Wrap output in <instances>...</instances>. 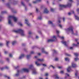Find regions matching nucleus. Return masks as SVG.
Instances as JSON below:
<instances>
[{"instance_id": "1", "label": "nucleus", "mask_w": 79, "mask_h": 79, "mask_svg": "<svg viewBox=\"0 0 79 79\" xmlns=\"http://www.w3.org/2000/svg\"><path fill=\"white\" fill-rule=\"evenodd\" d=\"M29 69L32 70V73L33 74H35L37 73V72L35 71V69L34 68L32 65H31L30 66L29 69H22L21 71L22 72H27V73H28V72L29 71Z\"/></svg>"}, {"instance_id": "2", "label": "nucleus", "mask_w": 79, "mask_h": 79, "mask_svg": "<svg viewBox=\"0 0 79 79\" xmlns=\"http://www.w3.org/2000/svg\"><path fill=\"white\" fill-rule=\"evenodd\" d=\"M8 24L11 26H12V22H11V19H13L14 22H17L18 20V18L14 16L10 15L8 18Z\"/></svg>"}, {"instance_id": "3", "label": "nucleus", "mask_w": 79, "mask_h": 79, "mask_svg": "<svg viewBox=\"0 0 79 79\" xmlns=\"http://www.w3.org/2000/svg\"><path fill=\"white\" fill-rule=\"evenodd\" d=\"M69 1L70 2H69L67 5H64L60 4L59 5L60 10H61L63 9V8H66L67 6H71V2H73V0H69Z\"/></svg>"}, {"instance_id": "4", "label": "nucleus", "mask_w": 79, "mask_h": 79, "mask_svg": "<svg viewBox=\"0 0 79 79\" xmlns=\"http://www.w3.org/2000/svg\"><path fill=\"white\" fill-rule=\"evenodd\" d=\"M14 32H16V33H19L21 34L22 36H24L25 35V34H24V30L21 29H19L17 30H14Z\"/></svg>"}, {"instance_id": "5", "label": "nucleus", "mask_w": 79, "mask_h": 79, "mask_svg": "<svg viewBox=\"0 0 79 79\" xmlns=\"http://www.w3.org/2000/svg\"><path fill=\"white\" fill-rule=\"evenodd\" d=\"M72 67L69 66L67 69V71L68 73H70V72L73 71V69L72 68V67L75 68V67H76V64L74 63H72Z\"/></svg>"}, {"instance_id": "6", "label": "nucleus", "mask_w": 79, "mask_h": 79, "mask_svg": "<svg viewBox=\"0 0 79 79\" xmlns=\"http://www.w3.org/2000/svg\"><path fill=\"white\" fill-rule=\"evenodd\" d=\"M44 59H37V61L35 62V64L38 66H40V65H43V66H47V65L45 64H40L39 63V61H44Z\"/></svg>"}, {"instance_id": "7", "label": "nucleus", "mask_w": 79, "mask_h": 79, "mask_svg": "<svg viewBox=\"0 0 79 79\" xmlns=\"http://www.w3.org/2000/svg\"><path fill=\"white\" fill-rule=\"evenodd\" d=\"M65 31L68 32H70L72 34H74L73 32V27L72 26L68 28L65 29Z\"/></svg>"}, {"instance_id": "8", "label": "nucleus", "mask_w": 79, "mask_h": 79, "mask_svg": "<svg viewBox=\"0 0 79 79\" xmlns=\"http://www.w3.org/2000/svg\"><path fill=\"white\" fill-rule=\"evenodd\" d=\"M56 40V37L54 35L52 37V39H49L48 40V42H54Z\"/></svg>"}, {"instance_id": "9", "label": "nucleus", "mask_w": 79, "mask_h": 79, "mask_svg": "<svg viewBox=\"0 0 79 79\" xmlns=\"http://www.w3.org/2000/svg\"><path fill=\"white\" fill-rule=\"evenodd\" d=\"M74 54L75 56H76V57L74 59L75 61H77V60H79L78 58H77V56H79V54H78V53H74Z\"/></svg>"}, {"instance_id": "10", "label": "nucleus", "mask_w": 79, "mask_h": 79, "mask_svg": "<svg viewBox=\"0 0 79 79\" xmlns=\"http://www.w3.org/2000/svg\"><path fill=\"white\" fill-rule=\"evenodd\" d=\"M56 33L57 34V37H59V38H60L61 39H64V37H61V36L59 35V33H60V31L58 30H56Z\"/></svg>"}, {"instance_id": "11", "label": "nucleus", "mask_w": 79, "mask_h": 79, "mask_svg": "<svg viewBox=\"0 0 79 79\" xmlns=\"http://www.w3.org/2000/svg\"><path fill=\"white\" fill-rule=\"evenodd\" d=\"M52 77L55 79H59V77L58 74H56L52 76Z\"/></svg>"}, {"instance_id": "12", "label": "nucleus", "mask_w": 79, "mask_h": 79, "mask_svg": "<svg viewBox=\"0 0 79 79\" xmlns=\"http://www.w3.org/2000/svg\"><path fill=\"white\" fill-rule=\"evenodd\" d=\"M25 24H26L27 26H30V24L29 23V22H28V20L27 19H26L25 20Z\"/></svg>"}, {"instance_id": "13", "label": "nucleus", "mask_w": 79, "mask_h": 79, "mask_svg": "<svg viewBox=\"0 0 79 79\" xmlns=\"http://www.w3.org/2000/svg\"><path fill=\"white\" fill-rule=\"evenodd\" d=\"M42 53H45V54H48V52L44 50V48L42 49Z\"/></svg>"}, {"instance_id": "14", "label": "nucleus", "mask_w": 79, "mask_h": 79, "mask_svg": "<svg viewBox=\"0 0 79 79\" xmlns=\"http://www.w3.org/2000/svg\"><path fill=\"white\" fill-rule=\"evenodd\" d=\"M49 11H48V10H47V9L45 8L44 11V13H48Z\"/></svg>"}, {"instance_id": "15", "label": "nucleus", "mask_w": 79, "mask_h": 79, "mask_svg": "<svg viewBox=\"0 0 79 79\" xmlns=\"http://www.w3.org/2000/svg\"><path fill=\"white\" fill-rule=\"evenodd\" d=\"M24 55L22 54L20 56V57H19V59H22V58H24Z\"/></svg>"}, {"instance_id": "16", "label": "nucleus", "mask_w": 79, "mask_h": 79, "mask_svg": "<svg viewBox=\"0 0 79 79\" xmlns=\"http://www.w3.org/2000/svg\"><path fill=\"white\" fill-rule=\"evenodd\" d=\"M73 45L75 47H77L79 45V43L77 42V44H73Z\"/></svg>"}, {"instance_id": "17", "label": "nucleus", "mask_w": 79, "mask_h": 79, "mask_svg": "<svg viewBox=\"0 0 79 79\" xmlns=\"http://www.w3.org/2000/svg\"><path fill=\"white\" fill-rule=\"evenodd\" d=\"M61 43L65 45V46H67V45H66V41H62L61 42Z\"/></svg>"}, {"instance_id": "18", "label": "nucleus", "mask_w": 79, "mask_h": 79, "mask_svg": "<svg viewBox=\"0 0 79 79\" xmlns=\"http://www.w3.org/2000/svg\"><path fill=\"white\" fill-rule=\"evenodd\" d=\"M74 11H72L71 12L69 13L68 15H71V14H74Z\"/></svg>"}, {"instance_id": "19", "label": "nucleus", "mask_w": 79, "mask_h": 79, "mask_svg": "<svg viewBox=\"0 0 79 79\" xmlns=\"http://www.w3.org/2000/svg\"><path fill=\"white\" fill-rule=\"evenodd\" d=\"M41 0H36V1H35L33 2V3H36L38 2H40Z\"/></svg>"}, {"instance_id": "20", "label": "nucleus", "mask_w": 79, "mask_h": 79, "mask_svg": "<svg viewBox=\"0 0 79 79\" xmlns=\"http://www.w3.org/2000/svg\"><path fill=\"white\" fill-rule=\"evenodd\" d=\"M21 72V71L20 70H18V73H17L16 74H15V76H19V73H20Z\"/></svg>"}, {"instance_id": "21", "label": "nucleus", "mask_w": 79, "mask_h": 79, "mask_svg": "<svg viewBox=\"0 0 79 79\" xmlns=\"http://www.w3.org/2000/svg\"><path fill=\"white\" fill-rule=\"evenodd\" d=\"M75 18L77 20H79V18L78 17V16H76V15H75Z\"/></svg>"}, {"instance_id": "22", "label": "nucleus", "mask_w": 79, "mask_h": 79, "mask_svg": "<svg viewBox=\"0 0 79 79\" xmlns=\"http://www.w3.org/2000/svg\"><path fill=\"white\" fill-rule=\"evenodd\" d=\"M16 43V41H14L12 42V44L13 45H14Z\"/></svg>"}, {"instance_id": "23", "label": "nucleus", "mask_w": 79, "mask_h": 79, "mask_svg": "<svg viewBox=\"0 0 79 79\" xmlns=\"http://www.w3.org/2000/svg\"><path fill=\"white\" fill-rule=\"evenodd\" d=\"M75 76H76V77H77V75H78V71H77V72H76V73H75Z\"/></svg>"}, {"instance_id": "24", "label": "nucleus", "mask_w": 79, "mask_h": 79, "mask_svg": "<svg viewBox=\"0 0 79 79\" xmlns=\"http://www.w3.org/2000/svg\"><path fill=\"white\" fill-rule=\"evenodd\" d=\"M65 60L66 61H69V59L68 58H65Z\"/></svg>"}, {"instance_id": "25", "label": "nucleus", "mask_w": 79, "mask_h": 79, "mask_svg": "<svg viewBox=\"0 0 79 79\" xmlns=\"http://www.w3.org/2000/svg\"><path fill=\"white\" fill-rule=\"evenodd\" d=\"M65 75H66V76L65 77H64V78L65 79H66V78H67V77L66 76H69V74H68V73H66L65 74Z\"/></svg>"}, {"instance_id": "26", "label": "nucleus", "mask_w": 79, "mask_h": 79, "mask_svg": "<svg viewBox=\"0 0 79 79\" xmlns=\"http://www.w3.org/2000/svg\"><path fill=\"white\" fill-rule=\"evenodd\" d=\"M9 44H10V41H7L6 42V45H7V46H8V45H9Z\"/></svg>"}, {"instance_id": "27", "label": "nucleus", "mask_w": 79, "mask_h": 79, "mask_svg": "<svg viewBox=\"0 0 79 79\" xmlns=\"http://www.w3.org/2000/svg\"><path fill=\"white\" fill-rule=\"evenodd\" d=\"M48 24H52V25L53 24V23L51 21H49L48 22Z\"/></svg>"}, {"instance_id": "28", "label": "nucleus", "mask_w": 79, "mask_h": 79, "mask_svg": "<svg viewBox=\"0 0 79 79\" xmlns=\"http://www.w3.org/2000/svg\"><path fill=\"white\" fill-rule=\"evenodd\" d=\"M30 57H31V55H27V59H29Z\"/></svg>"}, {"instance_id": "29", "label": "nucleus", "mask_w": 79, "mask_h": 79, "mask_svg": "<svg viewBox=\"0 0 79 79\" xmlns=\"http://www.w3.org/2000/svg\"><path fill=\"white\" fill-rule=\"evenodd\" d=\"M59 26L60 28H62L63 26L61 25V24H59Z\"/></svg>"}, {"instance_id": "30", "label": "nucleus", "mask_w": 79, "mask_h": 79, "mask_svg": "<svg viewBox=\"0 0 79 79\" xmlns=\"http://www.w3.org/2000/svg\"><path fill=\"white\" fill-rule=\"evenodd\" d=\"M58 69H61V68H62V67L61 66H58Z\"/></svg>"}, {"instance_id": "31", "label": "nucleus", "mask_w": 79, "mask_h": 79, "mask_svg": "<svg viewBox=\"0 0 79 79\" xmlns=\"http://www.w3.org/2000/svg\"><path fill=\"white\" fill-rule=\"evenodd\" d=\"M54 9H53L52 8H51V11L53 12L54 11Z\"/></svg>"}, {"instance_id": "32", "label": "nucleus", "mask_w": 79, "mask_h": 79, "mask_svg": "<svg viewBox=\"0 0 79 79\" xmlns=\"http://www.w3.org/2000/svg\"><path fill=\"white\" fill-rule=\"evenodd\" d=\"M19 24L20 25V26H23V24L21 23H19Z\"/></svg>"}, {"instance_id": "33", "label": "nucleus", "mask_w": 79, "mask_h": 79, "mask_svg": "<svg viewBox=\"0 0 79 79\" xmlns=\"http://www.w3.org/2000/svg\"><path fill=\"white\" fill-rule=\"evenodd\" d=\"M65 55H66V56H71V55H69L67 53H65Z\"/></svg>"}, {"instance_id": "34", "label": "nucleus", "mask_w": 79, "mask_h": 79, "mask_svg": "<svg viewBox=\"0 0 79 79\" xmlns=\"http://www.w3.org/2000/svg\"><path fill=\"white\" fill-rule=\"evenodd\" d=\"M39 19H42V16H40V17H39L38 18Z\"/></svg>"}, {"instance_id": "35", "label": "nucleus", "mask_w": 79, "mask_h": 79, "mask_svg": "<svg viewBox=\"0 0 79 79\" xmlns=\"http://www.w3.org/2000/svg\"><path fill=\"white\" fill-rule=\"evenodd\" d=\"M9 56L10 57H12V56H13V55L12 54H9Z\"/></svg>"}, {"instance_id": "36", "label": "nucleus", "mask_w": 79, "mask_h": 79, "mask_svg": "<svg viewBox=\"0 0 79 79\" xmlns=\"http://www.w3.org/2000/svg\"><path fill=\"white\" fill-rule=\"evenodd\" d=\"M64 73V71H61L60 72V74H63Z\"/></svg>"}, {"instance_id": "37", "label": "nucleus", "mask_w": 79, "mask_h": 79, "mask_svg": "<svg viewBox=\"0 0 79 79\" xmlns=\"http://www.w3.org/2000/svg\"><path fill=\"white\" fill-rule=\"evenodd\" d=\"M58 58H56L55 59V61H58Z\"/></svg>"}, {"instance_id": "38", "label": "nucleus", "mask_w": 79, "mask_h": 79, "mask_svg": "<svg viewBox=\"0 0 79 79\" xmlns=\"http://www.w3.org/2000/svg\"><path fill=\"white\" fill-rule=\"evenodd\" d=\"M45 76H48V73H46L45 74Z\"/></svg>"}, {"instance_id": "39", "label": "nucleus", "mask_w": 79, "mask_h": 79, "mask_svg": "<svg viewBox=\"0 0 79 79\" xmlns=\"http://www.w3.org/2000/svg\"><path fill=\"white\" fill-rule=\"evenodd\" d=\"M6 13V12L5 11H3L2 12V14H4V13Z\"/></svg>"}, {"instance_id": "40", "label": "nucleus", "mask_w": 79, "mask_h": 79, "mask_svg": "<svg viewBox=\"0 0 79 79\" xmlns=\"http://www.w3.org/2000/svg\"><path fill=\"white\" fill-rule=\"evenodd\" d=\"M77 12L79 14V9H77Z\"/></svg>"}, {"instance_id": "41", "label": "nucleus", "mask_w": 79, "mask_h": 79, "mask_svg": "<svg viewBox=\"0 0 79 79\" xmlns=\"http://www.w3.org/2000/svg\"><path fill=\"white\" fill-rule=\"evenodd\" d=\"M3 45V43H0V47L1 46H2V45Z\"/></svg>"}, {"instance_id": "42", "label": "nucleus", "mask_w": 79, "mask_h": 79, "mask_svg": "<svg viewBox=\"0 0 79 79\" xmlns=\"http://www.w3.org/2000/svg\"><path fill=\"white\" fill-rule=\"evenodd\" d=\"M50 67H52V68L53 69H55V67H54L53 66V65H50Z\"/></svg>"}, {"instance_id": "43", "label": "nucleus", "mask_w": 79, "mask_h": 79, "mask_svg": "<svg viewBox=\"0 0 79 79\" xmlns=\"http://www.w3.org/2000/svg\"><path fill=\"white\" fill-rule=\"evenodd\" d=\"M36 12H38V11H39V10L37 8L36 9Z\"/></svg>"}, {"instance_id": "44", "label": "nucleus", "mask_w": 79, "mask_h": 79, "mask_svg": "<svg viewBox=\"0 0 79 79\" xmlns=\"http://www.w3.org/2000/svg\"><path fill=\"white\" fill-rule=\"evenodd\" d=\"M32 34V32H31V31H29V32H28V34Z\"/></svg>"}, {"instance_id": "45", "label": "nucleus", "mask_w": 79, "mask_h": 79, "mask_svg": "<svg viewBox=\"0 0 79 79\" xmlns=\"http://www.w3.org/2000/svg\"><path fill=\"white\" fill-rule=\"evenodd\" d=\"M1 70H3V69H5L4 68H1Z\"/></svg>"}, {"instance_id": "46", "label": "nucleus", "mask_w": 79, "mask_h": 79, "mask_svg": "<svg viewBox=\"0 0 79 79\" xmlns=\"http://www.w3.org/2000/svg\"><path fill=\"white\" fill-rule=\"evenodd\" d=\"M34 52L33 51H32L31 52L30 54H33L34 53Z\"/></svg>"}, {"instance_id": "47", "label": "nucleus", "mask_w": 79, "mask_h": 79, "mask_svg": "<svg viewBox=\"0 0 79 79\" xmlns=\"http://www.w3.org/2000/svg\"><path fill=\"white\" fill-rule=\"evenodd\" d=\"M22 4L23 5V6H24V4L23 2H22Z\"/></svg>"}, {"instance_id": "48", "label": "nucleus", "mask_w": 79, "mask_h": 79, "mask_svg": "<svg viewBox=\"0 0 79 79\" xmlns=\"http://www.w3.org/2000/svg\"><path fill=\"white\" fill-rule=\"evenodd\" d=\"M5 54H6L7 53V52L6 51H4Z\"/></svg>"}, {"instance_id": "49", "label": "nucleus", "mask_w": 79, "mask_h": 79, "mask_svg": "<svg viewBox=\"0 0 79 79\" xmlns=\"http://www.w3.org/2000/svg\"><path fill=\"white\" fill-rule=\"evenodd\" d=\"M73 47H71L70 48V49L71 50H72V49H73Z\"/></svg>"}, {"instance_id": "50", "label": "nucleus", "mask_w": 79, "mask_h": 79, "mask_svg": "<svg viewBox=\"0 0 79 79\" xmlns=\"http://www.w3.org/2000/svg\"><path fill=\"white\" fill-rule=\"evenodd\" d=\"M5 68H6V69H8V67L6 66L5 67Z\"/></svg>"}, {"instance_id": "51", "label": "nucleus", "mask_w": 79, "mask_h": 79, "mask_svg": "<svg viewBox=\"0 0 79 79\" xmlns=\"http://www.w3.org/2000/svg\"><path fill=\"white\" fill-rule=\"evenodd\" d=\"M1 18H2V16H0V21H1L2 20L1 19Z\"/></svg>"}, {"instance_id": "52", "label": "nucleus", "mask_w": 79, "mask_h": 79, "mask_svg": "<svg viewBox=\"0 0 79 79\" xmlns=\"http://www.w3.org/2000/svg\"><path fill=\"white\" fill-rule=\"evenodd\" d=\"M39 36H37L36 37V39H38L39 38Z\"/></svg>"}, {"instance_id": "53", "label": "nucleus", "mask_w": 79, "mask_h": 79, "mask_svg": "<svg viewBox=\"0 0 79 79\" xmlns=\"http://www.w3.org/2000/svg\"><path fill=\"white\" fill-rule=\"evenodd\" d=\"M56 51L54 50V53H56Z\"/></svg>"}, {"instance_id": "54", "label": "nucleus", "mask_w": 79, "mask_h": 79, "mask_svg": "<svg viewBox=\"0 0 79 79\" xmlns=\"http://www.w3.org/2000/svg\"><path fill=\"white\" fill-rule=\"evenodd\" d=\"M6 60L7 61H8L9 60V58H7Z\"/></svg>"}, {"instance_id": "55", "label": "nucleus", "mask_w": 79, "mask_h": 79, "mask_svg": "<svg viewBox=\"0 0 79 79\" xmlns=\"http://www.w3.org/2000/svg\"><path fill=\"white\" fill-rule=\"evenodd\" d=\"M38 55H41L40 53H39L38 54Z\"/></svg>"}, {"instance_id": "56", "label": "nucleus", "mask_w": 79, "mask_h": 79, "mask_svg": "<svg viewBox=\"0 0 79 79\" xmlns=\"http://www.w3.org/2000/svg\"><path fill=\"white\" fill-rule=\"evenodd\" d=\"M60 22H61V21H60V20H59V21H58L59 23H60Z\"/></svg>"}, {"instance_id": "57", "label": "nucleus", "mask_w": 79, "mask_h": 79, "mask_svg": "<svg viewBox=\"0 0 79 79\" xmlns=\"http://www.w3.org/2000/svg\"><path fill=\"white\" fill-rule=\"evenodd\" d=\"M4 77H7V76H6V75H5V76H4Z\"/></svg>"}, {"instance_id": "58", "label": "nucleus", "mask_w": 79, "mask_h": 79, "mask_svg": "<svg viewBox=\"0 0 79 79\" xmlns=\"http://www.w3.org/2000/svg\"><path fill=\"white\" fill-rule=\"evenodd\" d=\"M77 40V39H75V41H77V40Z\"/></svg>"}, {"instance_id": "59", "label": "nucleus", "mask_w": 79, "mask_h": 79, "mask_svg": "<svg viewBox=\"0 0 79 79\" xmlns=\"http://www.w3.org/2000/svg\"><path fill=\"white\" fill-rule=\"evenodd\" d=\"M40 79H43V78L42 77H40Z\"/></svg>"}, {"instance_id": "60", "label": "nucleus", "mask_w": 79, "mask_h": 79, "mask_svg": "<svg viewBox=\"0 0 79 79\" xmlns=\"http://www.w3.org/2000/svg\"><path fill=\"white\" fill-rule=\"evenodd\" d=\"M63 20L64 21V18L63 19Z\"/></svg>"}, {"instance_id": "61", "label": "nucleus", "mask_w": 79, "mask_h": 79, "mask_svg": "<svg viewBox=\"0 0 79 79\" xmlns=\"http://www.w3.org/2000/svg\"><path fill=\"white\" fill-rule=\"evenodd\" d=\"M35 58H37V56H35Z\"/></svg>"}, {"instance_id": "62", "label": "nucleus", "mask_w": 79, "mask_h": 79, "mask_svg": "<svg viewBox=\"0 0 79 79\" xmlns=\"http://www.w3.org/2000/svg\"><path fill=\"white\" fill-rule=\"evenodd\" d=\"M7 78H8L9 79H10V77H7Z\"/></svg>"}, {"instance_id": "63", "label": "nucleus", "mask_w": 79, "mask_h": 79, "mask_svg": "<svg viewBox=\"0 0 79 79\" xmlns=\"http://www.w3.org/2000/svg\"><path fill=\"white\" fill-rule=\"evenodd\" d=\"M45 79H48V77H46V78Z\"/></svg>"}, {"instance_id": "64", "label": "nucleus", "mask_w": 79, "mask_h": 79, "mask_svg": "<svg viewBox=\"0 0 79 79\" xmlns=\"http://www.w3.org/2000/svg\"><path fill=\"white\" fill-rule=\"evenodd\" d=\"M78 78L79 79V77H78Z\"/></svg>"}]
</instances>
